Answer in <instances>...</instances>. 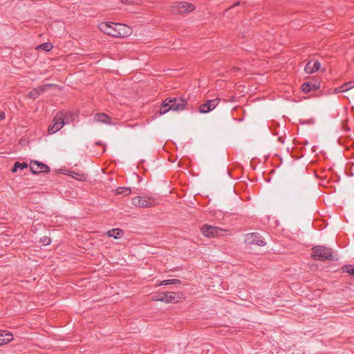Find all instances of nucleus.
Instances as JSON below:
<instances>
[{
	"mask_svg": "<svg viewBox=\"0 0 354 354\" xmlns=\"http://www.w3.org/2000/svg\"><path fill=\"white\" fill-rule=\"evenodd\" d=\"M100 30L104 33L114 37H124L130 31V28L122 24L102 22L99 25Z\"/></svg>",
	"mask_w": 354,
	"mask_h": 354,
	"instance_id": "f257e3e1",
	"label": "nucleus"
},
{
	"mask_svg": "<svg viewBox=\"0 0 354 354\" xmlns=\"http://www.w3.org/2000/svg\"><path fill=\"white\" fill-rule=\"evenodd\" d=\"M187 104V100L184 97H167L163 102L162 106L159 110L160 115H164L169 111H183Z\"/></svg>",
	"mask_w": 354,
	"mask_h": 354,
	"instance_id": "f03ea898",
	"label": "nucleus"
},
{
	"mask_svg": "<svg viewBox=\"0 0 354 354\" xmlns=\"http://www.w3.org/2000/svg\"><path fill=\"white\" fill-rule=\"evenodd\" d=\"M311 257L317 261L334 260L333 251L330 248L324 245H317L313 248Z\"/></svg>",
	"mask_w": 354,
	"mask_h": 354,
	"instance_id": "7ed1b4c3",
	"label": "nucleus"
},
{
	"mask_svg": "<svg viewBox=\"0 0 354 354\" xmlns=\"http://www.w3.org/2000/svg\"><path fill=\"white\" fill-rule=\"evenodd\" d=\"M66 124L67 121L64 122L62 115L56 113L52 121V124L48 127V131L50 134L55 133Z\"/></svg>",
	"mask_w": 354,
	"mask_h": 354,
	"instance_id": "20e7f679",
	"label": "nucleus"
},
{
	"mask_svg": "<svg viewBox=\"0 0 354 354\" xmlns=\"http://www.w3.org/2000/svg\"><path fill=\"white\" fill-rule=\"evenodd\" d=\"M180 299L181 295L179 293L166 292L160 294L155 300L169 304L178 302Z\"/></svg>",
	"mask_w": 354,
	"mask_h": 354,
	"instance_id": "39448f33",
	"label": "nucleus"
},
{
	"mask_svg": "<svg viewBox=\"0 0 354 354\" xmlns=\"http://www.w3.org/2000/svg\"><path fill=\"white\" fill-rule=\"evenodd\" d=\"M194 6L185 1L176 3L172 6V12L175 14H183L185 12H190L194 10Z\"/></svg>",
	"mask_w": 354,
	"mask_h": 354,
	"instance_id": "423d86ee",
	"label": "nucleus"
},
{
	"mask_svg": "<svg viewBox=\"0 0 354 354\" xmlns=\"http://www.w3.org/2000/svg\"><path fill=\"white\" fill-rule=\"evenodd\" d=\"M245 241L249 245H257L259 246H264L266 241L258 233H249L245 235Z\"/></svg>",
	"mask_w": 354,
	"mask_h": 354,
	"instance_id": "0eeeda50",
	"label": "nucleus"
},
{
	"mask_svg": "<svg viewBox=\"0 0 354 354\" xmlns=\"http://www.w3.org/2000/svg\"><path fill=\"white\" fill-rule=\"evenodd\" d=\"M201 232L206 237H214L223 235V230L218 227L205 225L201 228Z\"/></svg>",
	"mask_w": 354,
	"mask_h": 354,
	"instance_id": "6e6552de",
	"label": "nucleus"
},
{
	"mask_svg": "<svg viewBox=\"0 0 354 354\" xmlns=\"http://www.w3.org/2000/svg\"><path fill=\"white\" fill-rule=\"evenodd\" d=\"M219 99L214 98L207 100L199 106V111L202 113H207L214 110L219 104Z\"/></svg>",
	"mask_w": 354,
	"mask_h": 354,
	"instance_id": "1a4fd4ad",
	"label": "nucleus"
},
{
	"mask_svg": "<svg viewBox=\"0 0 354 354\" xmlns=\"http://www.w3.org/2000/svg\"><path fill=\"white\" fill-rule=\"evenodd\" d=\"M31 171L35 174L48 173L50 168L48 165L38 161H32L30 165Z\"/></svg>",
	"mask_w": 354,
	"mask_h": 354,
	"instance_id": "9d476101",
	"label": "nucleus"
},
{
	"mask_svg": "<svg viewBox=\"0 0 354 354\" xmlns=\"http://www.w3.org/2000/svg\"><path fill=\"white\" fill-rule=\"evenodd\" d=\"M132 203L136 207H147L152 205L153 201L148 197L137 196L133 198Z\"/></svg>",
	"mask_w": 354,
	"mask_h": 354,
	"instance_id": "9b49d317",
	"label": "nucleus"
},
{
	"mask_svg": "<svg viewBox=\"0 0 354 354\" xmlns=\"http://www.w3.org/2000/svg\"><path fill=\"white\" fill-rule=\"evenodd\" d=\"M321 66L320 63L317 60L310 61L305 66L304 71L308 74H312L317 71Z\"/></svg>",
	"mask_w": 354,
	"mask_h": 354,
	"instance_id": "f8f14e48",
	"label": "nucleus"
},
{
	"mask_svg": "<svg viewBox=\"0 0 354 354\" xmlns=\"http://www.w3.org/2000/svg\"><path fill=\"white\" fill-rule=\"evenodd\" d=\"M50 86V84H44L33 88L28 93V97L32 99H36L46 91V87Z\"/></svg>",
	"mask_w": 354,
	"mask_h": 354,
	"instance_id": "ddd939ff",
	"label": "nucleus"
},
{
	"mask_svg": "<svg viewBox=\"0 0 354 354\" xmlns=\"http://www.w3.org/2000/svg\"><path fill=\"white\" fill-rule=\"evenodd\" d=\"M94 120L95 122L104 123L106 124H112L111 117H109V115L104 113H97L96 115H95Z\"/></svg>",
	"mask_w": 354,
	"mask_h": 354,
	"instance_id": "4468645a",
	"label": "nucleus"
},
{
	"mask_svg": "<svg viewBox=\"0 0 354 354\" xmlns=\"http://www.w3.org/2000/svg\"><path fill=\"white\" fill-rule=\"evenodd\" d=\"M12 339L13 335L12 333L6 330H0V346L6 344L10 342Z\"/></svg>",
	"mask_w": 354,
	"mask_h": 354,
	"instance_id": "2eb2a0df",
	"label": "nucleus"
},
{
	"mask_svg": "<svg viewBox=\"0 0 354 354\" xmlns=\"http://www.w3.org/2000/svg\"><path fill=\"white\" fill-rule=\"evenodd\" d=\"M319 88V85L316 83L305 82L301 85L302 91L304 93H308L312 90H317Z\"/></svg>",
	"mask_w": 354,
	"mask_h": 354,
	"instance_id": "dca6fc26",
	"label": "nucleus"
},
{
	"mask_svg": "<svg viewBox=\"0 0 354 354\" xmlns=\"http://www.w3.org/2000/svg\"><path fill=\"white\" fill-rule=\"evenodd\" d=\"M123 232L120 229H112L108 232V235L110 237H113L115 239H119L122 235Z\"/></svg>",
	"mask_w": 354,
	"mask_h": 354,
	"instance_id": "f3484780",
	"label": "nucleus"
},
{
	"mask_svg": "<svg viewBox=\"0 0 354 354\" xmlns=\"http://www.w3.org/2000/svg\"><path fill=\"white\" fill-rule=\"evenodd\" d=\"M353 88H354V81H350V82L344 83L342 85H341L340 86H339V90L342 91V93H345Z\"/></svg>",
	"mask_w": 354,
	"mask_h": 354,
	"instance_id": "a211bd4d",
	"label": "nucleus"
},
{
	"mask_svg": "<svg viewBox=\"0 0 354 354\" xmlns=\"http://www.w3.org/2000/svg\"><path fill=\"white\" fill-rule=\"evenodd\" d=\"M27 167H28V164L26 162H16L14 164V166L12 169V171L16 172L18 169H26Z\"/></svg>",
	"mask_w": 354,
	"mask_h": 354,
	"instance_id": "6ab92c4d",
	"label": "nucleus"
},
{
	"mask_svg": "<svg viewBox=\"0 0 354 354\" xmlns=\"http://www.w3.org/2000/svg\"><path fill=\"white\" fill-rule=\"evenodd\" d=\"M68 175L71 176L72 178L78 180H86V176L84 174L82 173H77L75 171H70Z\"/></svg>",
	"mask_w": 354,
	"mask_h": 354,
	"instance_id": "aec40b11",
	"label": "nucleus"
},
{
	"mask_svg": "<svg viewBox=\"0 0 354 354\" xmlns=\"http://www.w3.org/2000/svg\"><path fill=\"white\" fill-rule=\"evenodd\" d=\"M57 114H62L64 119V122L67 121V124L73 120V115L68 112L59 111Z\"/></svg>",
	"mask_w": 354,
	"mask_h": 354,
	"instance_id": "412c9836",
	"label": "nucleus"
},
{
	"mask_svg": "<svg viewBox=\"0 0 354 354\" xmlns=\"http://www.w3.org/2000/svg\"><path fill=\"white\" fill-rule=\"evenodd\" d=\"M180 283V281L179 279H167L162 281L160 285V286H167L170 284H179Z\"/></svg>",
	"mask_w": 354,
	"mask_h": 354,
	"instance_id": "4be33fe9",
	"label": "nucleus"
},
{
	"mask_svg": "<svg viewBox=\"0 0 354 354\" xmlns=\"http://www.w3.org/2000/svg\"><path fill=\"white\" fill-rule=\"evenodd\" d=\"M131 191L129 188L127 187H118L117 189V194H123L124 196H128L131 194Z\"/></svg>",
	"mask_w": 354,
	"mask_h": 354,
	"instance_id": "5701e85b",
	"label": "nucleus"
},
{
	"mask_svg": "<svg viewBox=\"0 0 354 354\" xmlns=\"http://www.w3.org/2000/svg\"><path fill=\"white\" fill-rule=\"evenodd\" d=\"M343 271L349 274L350 275L354 276V266L346 265L343 267Z\"/></svg>",
	"mask_w": 354,
	"mask_h": 354,
	"instance_id": "b1692460",
	"label": "nucleus"
},
{
	"mask_svg": "<svg viewBox=\"0 0 354 354\" xmlns=\"http://www.w3.org/2000/svg\"><path fill=\"white\" fill-rule=\"evenodd\" d=\"M41 48L44 50L46 52H48L50 51L52 48H53V45L51 43H44L43 44L41 45Z\"/></svg>",
	"mask_w": 354,
	"mask_h": 354,
	"instance_id": "393cba45",
	"label": "nucleus"
},
{
	"mask_svg": "<svg viewBox=\"0 0 354 354\" xmlns=\"http://www.w3.org/2000/svg\"><path fill=\"white\" fill-rule=\"evenodd\" d=\"M41 241L43 243L44 245H48L50 243V239L48 236H44L41 239Z\"/></svg>",
	"mask_w": 354,
	"mask_h": 354,
	"instance_id": "a878e982",
	"label": "nucleus"
},
{
	"mask_svg": "<svg viewBox=\"0 0 354 354\" xmlns=\"http://www.w3.org/2000/svg\"><path fill=\"white\" fill-rule=\"evenodd\" d=\"M6 118V114L4 112L1 111L0 112V121L3 120Z\"/></svg>",
	"mask_w": 354,
	"mask_h": 354,
	"instance_id": "bb28decb",
	"label": "nucleus"
},
{
	"mask_svg": "<svg viewBox=\"0 0 354 354\" xmlns=\"http://www.w3.org/2000/svg\"><path fill=\"white\" fill-rule=\"evenodd\" d=\"M334 93H342V91L339 90V87H337V88H335Z\"/></svg>",
	"mask_w": 354,
	"mask_h": 354,
	"instance_id": "cd10ccee",
	"label": "nucleus"
}]
</instances>
